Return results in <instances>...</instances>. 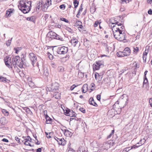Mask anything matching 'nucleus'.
I'll list each match as a JSON object with an SVG mask.
<instances>
[{"label": "nucleus", "instance_id": "obj_1", "mask_svg": "<svg viewBox=\"0 0 152 152\" xmlns=\"http://www.w3.org/2000/svg\"><path fill=\"white\" fill-rule=\"evenodd\" d=\"M118 25H116L114 26H112V30L115 38L120 41H122L125 40V34L124 33V26H121L120 28H119Z\"/></svg>", "mask_w": 152, "mask_h": 152}, {"label": "nucleus", "instance_id": "obj_2", "mask_svg": "<svg viewBox=\"0 0 152 152\" xmlns=\"http://www.w3.org/2000/svg\"><path fill=\"white\" fill-rule=\"evenodd\" d=\"M31 2L27 1H20L18 6L19 10L24 13L28 12L30 10V8L31 6Z\"/></svg>", "mask_w": 152, "mask_h": 152}, {"label": "nucleus", "instance_id": "obj_3", "mask_svg": "<svg viewBox=\"0 0 152 152\" xmlns=\"http://www.w3.org/2000/svg\"><path fill=\"white\" fill-rule=\"evenodd\" d=\"M12 64L14 67L18 66L20 68L23 67V60L18 56L14 57L12 58Z\"/></svg>", "mask_w": 152, "mask_h": 152}, {"label": "nucleus", "instance_id": "obj_4", "mask_svg": "<svg viewBox=\"0 0 152 152\" xmlns=\"http://www.w3.org/2000/svg\"><path fill=\"white\" fill-rule=\"evenodd\" d=\"M46 40L49 39H58L60 40L63 41L64 40L63 38L61 36L57 34L56 33L52 31H49L48 34L46 36Z\"/></svg>", "mask_w": 152, "mask_h": 152}, {"label": "nucleus", "instance_id": "obj_5", "mask_svg": "<svg viewBox=\"0 0 152 152\" xmlns=\"http://www.w3.org/2000/svg\"><path fill=\"white\" fill-rule=\"evenodd\" d=\"M91 145L93 148V150L95 152H100V148L102 144L96 141H93L91 143Z\"/></svg>", "mask_w": 152, "mask_h": 152}, {"label": "nucleus", "instance_id": "obj_6", "mask_svg": "<svg viewBox=\"0 0 152 152\" xmlns=\"http://www.w3.org/2000/svg\"><path fill=\"white\" fill-rule=\"evenodd\" d=\"M68 48L65 46H61L58 48L57 50V53L59 54H65L68 51Z\"/></svg>", "mask_w": 152, "mask_h": 152}, {"label": "nucleus", "instance_id": "obj_7", "mask_svg": "<svg viewBox=\"0 0 152 152\" xmlns=\"http://www.w3.org/2000/svg\"><path fill=\"white\" fill-rule=\"evenodd\" d=\"M59 85L58 83L55 82L52 83L51 86L48 87L47 89L50 92H55L59 88Z\"/></svg>", "mask_w": 152, "mask_h": 152}, {"label": "nucleus", "instance_id": "obj_8", "mask_svg": "<svg viewBox=\"0 0 152 152\" xmlns=\"http://www.w3.org/2000/svg\"><path fill=\"white\" fill-rule=\"evenodd\" d=\"M102 62L101 61H98L95 62L93 65V68L94 70H99L100 66L102 65Z\"/></svg>", "mask_w": 152, "mask_h": 152}, {"label": "nucleus", "instance_id": "obj_9", "mask_svg": "<svg viewBox=\"0 0 152 152\" xmlns=\"http://www.w3.org/2000/svg\"><path fill=\"white\" fill-rule=\"evenodd\" d=\"M29 58L32 62V64L33 66L34 64L37 61V57L35 54L33 53H30L29 55Z\"/></svg>", "mask_w": 152, "mask_h": 152}, {"label": "nucleus", "instance_id": "obj_10", "mask_svg": "<svg viewBox=\"0 0 152 152\" xmlns=\"http://www.w3.org/2000/svg\"><path fill=\"white\" fill-rule=\"evenodd\" d=\"M110 145L108 142H104L100 147V151H102L105 149H107L110 147Z\"/></svg>", "mask_w": 152, "mask_h": 152}, {"label": "nucleus", "instance_id": "obj_11", "mask_svg": "<svg viewBox=\"0 0 152 152\" xmlns=\"http://www.w3.org/2000/svg\"><path fill=\"white\" fill-rule=\"evenodd\" d=\"M66 113L67 114L68 116L70 117H75L76 114L75 112L72 110H68L66 111Z\"/></svg>", "mask_w": 152, "mask_h": 152}, {"label": "nucleus", "instance_id": "obj_12", "mask_svg": "<svg viewBox=\"0 0 152 152\" xmlns=\"http://www.w3.org/2000/svg\"><path fill=\"white\" fill-rule=\"evenodd\" d=\"M145 140L144 139H143V140H142L141 139L140 141V142L137 143V144H140V145H133L132 147V148H138L139 147L141 146L142 145H143V144L145 142Z\"/></svg>", "mask_w": 152, "mask_h": 152}, {"label": "nucleus", "instance_id": "obj_13", "mask_svg": "<svg viewBox=\"0 0 152 152\" xmlns=\"http://www.w3.org/2000/svg\"><path fill=\"white\" fill-rule=\"evenodd\" d=\"M78 42V41L77 39L75 37H73L71 40V42L72 45L74 46V47L76 46Z\"/></svg>", "mask_w": 152, "mask_h": 152}, {"label": "nucleus", "instance_id": "obj_14", "mask_svg": "<svg viewBox=\"0 0 152 152\" xmlns=\"http://www.w3.org/2000/svg\"><path fill=\"white\" fill-rule=\"evenodd\" d=\"M58 142L59 145L64 146L66 144V141L64 138H61L58 141Z\"/></svg>", "mask_w": 152, "mask_h": 152}, {"label": "nucleus", "instance_id": "obj_15", "mask_svg": "<svg viewBox=\"0 0 152 152\" xmlns=\"http://www.w3.org/2000/svg\"><path fill=\"white\" fill-rule=\"evenodd\" d=\"M89 103L91 104L95 107H97V105L96 103L94 102L93 98L91 97L89 100Z\"/></svg>", "mask_w": 152, "mask_h": 152}, {"label": "nucleus", "instance_id": "obj_16", "mask_svg": "<svg viewBox=\"0 0 152 152\" xmlns=\"http://www.w3.org/2000/svg\"><path fill=\"white\" fill-rule=\"evenodd\" d=\"M45 118L46 120V123L47 124H51L52 122V119L49 116L46 115L45 116Z\"/></svg>", "mask_w": 152, "mask_h": 152}, {"label": "nucleus", "instance_id": "obj_17", "mask_svg": "<svg viewBox=\"0 0 152 152\" xmlns=\"http://www.w3.org/2000/svg\"><path fill=\"white\" fill-rule=\"evenodd\" d=\"M11 59V58H10L8 57L6 59H4V61L5 64L9 68L11 67V65L9 63L10 62V61H9V60H10Z\"/></svg>", "mask_w": 152, "mask_h": 152}, {"label": "nucleus", "instance_id": "obj_18", "mask_svg": "<svg viewBox=\"0 0 152 152\" xmlns=\"http://www.w3.org/2000/svg\"><path fill=\"white\" fill-rule=\"evenodd\" d=\"M87 148L83 146L80 147L79 148L78 152H88Z\"/></svg>", "mask_w": 152, "mask_h": 152}, {"label": "nucleus", "instance_id": "obj_19", "mask_svg": "<svg viewBox=\"0 0 152 152\" xmlns=\"http://www.w3.org/2000/svg\"><path fill=\"white\" fill-rule=\"evenodd\" d=\"M28 84L29 86L31 87H32L34 85V83L32 82L31 78L30 77H28L27 78Z\"/></svg>", "mask_w": 152, "mask_h": 152}, {"label": "nucleus", "instance_id": "obj_20", "mask_svg": "<svg viewBox=\"0 0 152 152\" xmlns=\"http://www.w3.org/2000/svg\"><path fill=\"white\" fill-rule=\"evenodd\" d=\"M64 134L67 136H71L72 134V133L68 129L64 130Z\"/></svg>", "mask_w": 152, "mask_h": 152}, {"label": "nucleus", "instance_id": "obj_21", "mask_svg": "<svg viewBox=\"0 0 152 152\" xmlns=\"http://www.w3.org/2000/svg\"><path fill=\"white\" fill-rule=\"evenodd\" d=\"M7 122V121L6 120V118L5 117H1L0 119V123L1 124H6Z\"/></svg>", "mask_w": 152, "mask_h": 152}, {"label": "nucleus", "instance_id": "obj_22", "mask_svg": "<svg viewBox=\"0 0 152 152\" xmlns=\"http://www.w3.org/2000/svg\"><path fill=\"white\" fill-rule=\"evenodd\" d=\"M0 81L3 82L8 83L9 82L10 80L6 77L1 76L0 77Z\"/></svg>", "mask_w": 152, "mask_h": 152}, {"label": "nucleus", "instance_id": "obj_23", "mask_svg": "<svg viewBox=\"0 0 152 152\" xmlns=\"http://www.w3.org/2000/svg\"><path fill=\"white\" fill-rule=\"evenodd\" d=\"M43 74L46 77H47L49 75V71L47 68H44Z\"/></svg>", "mask_w": 152, "mask_h": 152}, {"label": "nucleus", "instance_id": "obj_24", "mask_svg": "<svg viewBox=\"0 0 152 152\" xmlns=\"http://www.w3.org/2000/svg\"><path fill=\"white\" fill-rule=\"evenodd\" d=\"M115 22L114 23H113L112 24H113V25H112L111 26H115L116 25H118V27L119 28H120L121 26H122V24L121 23H120L118 22V21H115Z\"/></svg>", "mask_w": 152, "mask_h": 152}, {"label": "nucleus", "instance_id": "obj_25", "mask_svg": "<svg viewBox=\"0 0 152 152\" xmlns=\"http://www.w3.org/2000/svg\"><path fill=\"white\" fill-rule=\"evenodd\" d=\"M24 140L25 141L24 143L25 145H29L31 146V145L30 142L31 141L28 139H25Z\"/></svg>", "mask_w": 152, "mask_h": 152}, {"label": "nucleus", "instance_id": "obj_26", "mask_svg": "<svg viewBox=\"0 0 152 152\" xmlns=\"http://www.w3.org/2000/svg\"><path fill=\"white\" fill-rule=\"evenodd\" d=\"M23 109L28 113H29L31 115L32 114V113L30 110L27 107H26L23 108Z\"/></svg>", "mask_w": 152, "mask_h": 152}, {"label": "nucleus", "instance_id": "obj_27", "mask_svg": "<svg viewBox=\"0 0 152 152\" xmlns=\"http://www.w3.org/2000/svg\"><path fill=\"white\" fill-rule=\"evenodd\" d=\"M58 70L59 72H63L64 71V69L63 66H58Z\"/></svg>", "mask_w": 152, "mask_h": 152}, {"label": "nucleus", "instance_id": "obj_28", "mask_svg": "<svg viewBox=\"0 0 152 152\" xmlns=\"http://www.w3.org/2000/svg\"><path fill=\"white\" fill-rule=\"evenodd\" d=\"M69 57L68 56L63 57L61 58V61L62 62H64L66 61L68 59Z\"/></svg>", "mask_w": 152, "mask_h": 152}, {"label": "nucleus", "instance_id": "obj_29", "mask_svg": "<svg viewBox=\"0 0 152 152\" xmlns=\"http://www.w3.org/2000/svg\"><path fill=\"white\" fill-rule=\"evenodd\" d=\"M2 113L5 116H7L9 114L8 112L6 110L2 109L1 110Z\"/></svg>", "mask_w": 152, "mask_h": 152}, {"label": "nucleus", "instance_id": "obj_30", "mask_svg": "<svg viewBox=\"0 0 152 152\" xmlns=\"http://www.w3.org/2000/svg\"><path fill=\"white\" fill-rule=\"evenodd\" d=\"M117 56L119 57H124V54L123 52H119L117 53Z\"/></svg>", "mask_w": 152, "mask_h": 152}, {"label": "nucleus", "instance_id": "obj_31", "mask_svg": "<svg viewBox=\"0 0 152 152\" xmlns=\"http://www.w3.org/2000/svg\"><path fill=\"white\" fill-rule=\"evenodd\" d=\"M73 4L75 6V8H76L77 7L78 5L79 1H78L77 0H75L74 1Z\"/></svg>", "mask_w": 152, "mask_h": 152}, {"label": "nucleus", "instance_id": "obj_32", "mask_svg": "<svg viewBox=\"0 0 152 152\" xmlns=\"http://www.w3.org/2000/svg\"><path fill=\"white\" fill-rule=\"evenodd\" d=\"M91 88V90L93 91L95 89V85L94 83H92L90 86Z\"/></svg>", "mask_w": 152, "mask_h": 152}, {"label": "nucleus", "instance_id": "obj_33", "mask_svg": "<svg viewBox=\"0 0 152 152\" xmlns=\"http://www.w3.org/2000/svg\"><path fill=\"white\" fill-rule=\"evenodd\" d=\"M27 20H28L30 21H33L34 20V17L31 16V17H28L27 18Z\"/></svg>", "mask_w": 152, "mask_h": 152}, {"label": "nucleus", "instance_id": "obj_34", "mask_svg": "<svg viewBox=\"0 0 152 152\" xmlns=\"http://www.w3.org/2000/svg\"><path fill=\"white\" fill-rule=\"evenodd\" d=\"M115 21L113 19L111 18L110 20V24H109V26H111L113 25L112 23H115Z\"/></svg>", "mask_w": 152, "mask_h": 152}, {"label": "nucleus", "instance_id": "obj_35", "mask_svg": "<svg viewBox=\"0 0 152 152\" xmlns=\"http://www.w3.org/2000/svg\"><path fill=\"white\" fill-rule=\"evenodd\" d=\"M133 51L134 53H137L139 51V48L137 47H133Z\"/></svg>", "mask_w": 152, "mask_h": 152}, {"label": "nucleus", "instance_id": "obj_36", "mask_svg": "<svg viewBox=\"0 0 152 152\" xmlns=\"http://www.w3.org/2000/svg\"><path fill=\"white\" fill-rule=\"evenodd\" d=\"M65 29L67 31L69 32L70 33H72L73 31L72 29L68 27H66Z\"/></svg>", "mask_w": 152, "mask_h": 152}, {"label": "nucleus", "instance_id": "obj_37", "mask_svg": "<svg viewBox=\"0 0 152 152\" xmlns=\"http://www.w3.org/2000/svg\"><path fill=\"white\" fill-rule=\"evenodd\" d=\"M87 86L88 85L87 84H85L83 85L82 88V91L83 93H85L86 92H86L84 91V88H87Z\"/></svg>", "mask_w": 152, "mask_h": 152}, {"label": "nucleus", "instance_id": "obj_38", "mask_svg": "<svg viewBox=\"0 0 152 152\" xmlns=\"http://www.w3.org/2000/svg\"><path fill=\"white\" fill-rule=\"evenodd\" d=\"M124 50L125 52H125H128L129 53V54H130V48H129L126 47V48H125L124 49Z\"/></svg>", "mask_w": 152, "mask_h": 152}, {"label": "nucleus", "instance_id": "obj_39", "mask_svg": "<svg viewBox=\"0 0 152 152\" xmlns=\"http://www.w3.org/2000/svg\"><path fill=\"white\" fill-rule=\"evenodd\" d=\"M40 8V2H39L38 4L37 5L36 7V11H38V10H39V8Z\"/></svg>", "mask_w": 152, "mask_h": 152}, {"label": "nucleus", "instance_id": "obj_40", "mask_svg": "<svg viewBox=\"0 0 152 152\" xmlns=\"http://www.w3.org/2000/svg\"><path fill=\"white\" fill-rule=\"evenodd\" d=\"M123 53L124 56H127L130 55L129 53L128 52L125 51V52L124 50L123 51Z\"/></svg>", "mask_w": 152, "mask_h": 152}, {"label": "nucleus", "instance_id": "obj_41", "mask_svg": "<svg viewBox=\"0 0 152 152\" xmlns=\"http://www.w3.org/2000/svg\"><path fill=\"white\" fill-rule=\"evenodd\" d=\"M144 81L143 82V85L144 84H147L148 83V79L146 77H144Z\"/></svg>", "mask_w": 152, "mask_h": 152}, {"label": "nucleus", "instance_id": "obj_42", "mask_svg": "<svg viewBox=\"0 0 152 152\" xmlns=\"http://www.w3.org/2000/svg\"><path fill=\"white\" fill-rule=\"evenodd\" d=\"M14 50H15L16 51V53H18V52L21 50V48H15L14 49Z\"/></svg>", "mask_w": 152, "mask_h": 152}, {"label": "nucleus", "instance_id": "obj_43", "mask_svg": "<svg viewBox=\"0 0 152 152\" xmlns=\"http://www.w3.org/2000/svg\"><path fill=\"white\" fill-rule=\"evenodd\" d=\"M146 49H147V50H145V52L143 53V56H144V55L145 56H147V54L148 53V52L149 51V50H148V49H147V47H146Z\"/></svg>", "mask_w": 152, "mask_h": 152}, {"label": "nucleus", "instance_id": "obj_44", "mask_svg": "<svg viewBox=\"0 0 152 152\" xmlns=\"http://www.w3.org/2000/svg\"><path fill=\"white\" fill-rule=\"evenodd\" d=\"M59 8L61 9L64 10L65 8V5L64 4L61 5L60 6Z\"/></svg>", "mask_w": 152, "mask_h": 152}, {"label": "nucleus", "instance_id": "obj_45", "mask_svg": "<svg viewBox=\"0 0 152 152\" xmlns=\"http://www.w3.org/2000/svg\"><path fill=\"white\" fill-rule=\"evenodd\" d=\"M79 110L83 113H86L85 109L82 107L80 108Z\"/></svg>", "mask_w": 152, "mask_h": 152}, {"label": "nucleus", "instance_id": "obj_46", "mask_svg": "<svg viewBox=\"0 0 152 152\" xmlns=\"http://www.w3.org/2000/svg\"><path fill=\"white\" fill-rule=\"evenodd\" d=\"M61 20L62 21H64L66 23H68L69 22V21L67 20L64 18H61Z\"/></svg>", "mask_w": 152, "mask_h": 152}, {"label": "nucleus", "instance_id": "obj_47", "mask_svg": "<svg viewBox=\"0 0 152 152\" xmlns=\"http://www.w3.org/2000/svg\"><path fill=\"white\" fill-rule=\"evenodd\" d=\"M12 38H11L10 40H8L7 42H6V45L7 46H9L10 44H11V40H12Z\"/></svg>", "mask_w": 152, "mask_h": 152}, {"label": "nucleus", "instance_id": "obj_48", "mask_svg": "<svg viewBox=\"0 0 152 152\" xmlns=\"http://www.w3.org/2000/svg\"><path fill=\"white\" fill-rule=\"evenodd\" d=\"M51 0H47L45 3L50 6L51 4Z\"/></svg>", "mask_w": 152, "mask_h": 152}, {"label": "nucleus", "instance_id": "obj_49", "mask_svg": "<svg viewBox=\"0 0 152 152\" xmlns=\"http://www.w3.org/2000/svg\"><path fill=\"white\" fill-rule=\"evenodd\" d=\"M78 85H77L76 86L75 85V84H73V85L71 87V88H70V89L71 91H72L73 90V89H74V88L77 87V86Z\"/></svg>", "mask_w": 152, "mask_h": 152}, {"label": "nucleus", "instance_id": "obj_50", "mask_svg": "<svg viewBox=\"0 0 152 152\" xmlns=\"http://www.w3.org/2000/svg\"><path fill=\"white\" fill-rule=\"evenodd\" d=\"M99 23V22L98 21H96L94 24V26L95 27H96L98 25Z\"/></svg>", "mask_w": 152, "mask_h": 152}, {"label": "nucleus", "instance_id": "obj_51", "mask_svg": "<svg viewBox=\"0 0 152 152\" xmlns=\"http://www.w3.org/2000/svg\"><path fill=\"white\" fill-rule=\"evenodd\" d=\"M82 5L81 4V6H80V8L78 12V13L80 14V12H82V10L83 9V8L82 7Z\"/></svg>", "mask_w": 152, "mask_h": 152}, {"label": "nucleus", "instance_id": "obj_52", "mask_svg": "<svg viewBox=\"0 0 152 152\" xmlns=\"http://www.w3.org/2000/svg\"><path fill=\"white\" fill-rule=\"evenodd\" d=\"M99 76V75L98 73H96L95 75V79L97 80L98 79V77Z\"/></svg>", "mask_w": 152, "mask_h": 152}, {"label": "nucleus", "instance_id": "obj_53", "mask_svg": "<svg viewBox=\"0 0 152 152\" xmlns=\"http://www.w3.org/2000/svg\"><path fill=\"white\" fill-rule=\"evenodd\" d=\"M76 23L77 25V26H78L82 24V23L79 20H77L76 21Z\"/></svg>", "mask_w": 152, "mask_h": 152}, {"label": "nucleus", "instance_id": "obj_54", "mask_svg": "<svg viewBox=\"0 0 152 152\" xmlns=\"http://www.w3.org/2000/svg\"><path fill=\"white\" fill-rule=\"evenodd\" d=\"M15 140L18 143H20V139L17 136L15 137Z\"/></svg>", "mask_w": 152, "mask_h": 152}, {"label": "nucleus", "instance_id": "obj_55", "mask_svg": "<svg viewBox=\"0 0 152 152\" xmlns=\"http://www.w3.org/2000/svg\"><path fill=\"white\" fill-rule=\"evenodd\" d=\"M101 98V95L99 94H98L96 96V99L99 100L100 101Z\"/></svg>", "mask_w": 152, "mask_h": 152}, {"label": "nucleus", "instance_id": "obj_56", "mask_svg": "<svg viewBox=\"0 0 152 152\" xmlns=\"http://www.w3.org/2000/svg\"><path fill=\"white\" fill-rule=\"evenodd\" d=\"M142 58L143 59V61L144 62H146V56H145V55H144V56H143Z\"/></svg>", "mask_w": 152, "mask_h": 152}, {"label": "nucleus", "instance_id": "obj_57", "mask_svg": "<svg viewBox=\"0 0 152 152\" xmlns=\"http://www.w3.org/2000/svg\"><path fill=\"white\" fill-rule=\"evenodd\" d=\"M52 66L54 68H56V65L54 63H52L51 64Z\"/></svg>", "mask_w": 152, "mask_h": 152}, {"label": "nucleus", "instance_id": "obj_58", "mask_svg": "<svg viewBox=\"0 0 152 152\" xmlns=\"http://www.w3.org/2000/svg\"><path fill=\"white\" fill-rule=\"evenodd\" d=\"M79 26L78 27V28L79 30H80V29H82L83 28V26L82 25V24L78 25Z\"/></svg>", "mask_w": 152, "mask_h": 152}, {"label": "nucleus", "instance_id": "obj_59", "mask_svg": "<svg viewBox=\"0 0 152 152\" xmlns=\"http://www.w3.org/2000/svg\"><path fill=\"white\" fill-rule=\"evenodd\" d=\"M48 57L50 60H52L53 58V55H52L51 54H50L49 55Z\"/></svg>", "mask_w": 152, "mask_h": 152}, {"label": "nucleus", "instance_id": "obj_60", "mask_svg": "<svg viewBox=\"0 0 152 152\" xmlns=\"http://www.w3.org/2000/svg\"><path fill=\"white\" fill-rule=\"evenodd\" d=\"M50 5H49L48 4H47L45 3V4H44V6L45 8H47Z\"/></svg>", "mask_w": 152, "mask_h": 152}, {"label": "nucleus", "instance_id": "obj_61", "mask_svg": "<svg viewBox=\"0 0 152 152\" xmlns=\"http://www.w3.org/2000/svg\"><path fill=\"white\" fill-rule=\"evenodd\" d=\"M149 103L150 104L151 106L152 107V98L150 99L149 100Z\"/></svg>", "mask_w": 152, "mask_h": 152}, {"label": "nucleus", "instance_id": "obj_62", "mask_svg": "<svg viewBox=\"0 0 152 152\" xmlns=\"http://www.w3.org/2000/svg\"><path fill=\"white\" fill-rule=\"evenodd\" d=\"M148 13L150 15H151L152 14V10L151 9H150L148 10Z\"/></svg>", "mask_w": 152, "mask_h": 152}, {"label": "nucleus", "instance_id": "obj_63", "mask_svg": "<svg viewBox=\"0 0 152 152\" xmlns=\"http://www.w3.org/2000/svg\"><path fill=\"white\" fill-rule=\"evenodd\" d=\"M2 140L3 142H9L8 140L7 139L5 138L3 139Z\"/></svg>", "mask_w": 152, "mask_h": 152}, {"label": "nucleus", "instance_id": "obj_64", "mask_svg": "<svg viewBox=\"0 0 152 152\" xmlns=\"http://www.w3.org/2000/svg\"><path fill=\"white\" fill-rule=\"evenodd\" d=\"M42 151L41 148H39L37 149L36 152H41Z\"/></svg>", "mask_w": 152, "mask_h": 152}]
</instances>
